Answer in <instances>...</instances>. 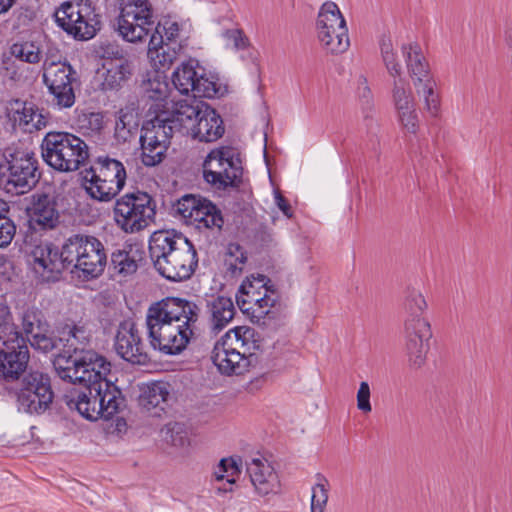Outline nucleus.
Masks as SVG:
<instances>
[{"instance_id": "nucleus-33", "label": "nucleus", "mask_w": 512, "mask_h": 512, "mask_svg": "<svg viewBox=\"0 0 512 512\" xmlns=\"http://www.w3.org/2000/svg\"><path fill=\"white\" fill-rule=\"evenodd\" d=\"M402 51L406 56L407 68L414 87H419L423 79H433L429 65L417 45H403Z\"/></svg>"}, {"instance_id": "nucleus-56", "label": "nucleus", "mask_w": 512, "mask_h": 512, "mask_svg": "<svg viewBox=\"0 0 512 512\" xmlns=\"http://www.w3.org/2000/svg\"><path fill=\"white\" fill-rule=\"evenodd\" d=\"M359 93L360 96L364 99H366V102L368 103L371 97V91L370 88L367 85V80L365 78L360 79V86H359Z\"/></svg>"}, {"instance_id": "nucleus-19", "label": "nucleus", "mask_w": 512, "mask_h": 512, "mask_svg": "<svg viewBox=\"0 0 512 512\" xmlns=\"http://www.w3.org/2000/svg\"><path fill=\"white\" fill-rule=\"evenodd\" d=\"M229 339L230 334H225L215 343L212 350L211 359L218 370L225 375H242L255 368L259 362L258 356L244 357L237 347H233L234 343Z\"/></svg>"}, {"instance_id": "nucleus-55", "label": "nucleus", "mask_w": 512, "mask_h": 512, "mask_svg": "<svg viewBox=\"0 0 512 512\" xmlns=\"http://www.w3.org/2000/svg\"><path fill=\"white\" fill-rule=\"evenodd\" d=\"M275 202L277 207L283 212L285 216L291 218L293 215L292 208L288 200L279 192H275Z\"/></svg>"}, {"instance_id": "nucleus-39", "label": "nucleus", "mask_w": 512, "mask_h": 512, "mask_svg": "<svg viewBox=\"0 0 512 512\" xmlns=\"http://www.w3.org/2000/svg\"><path fill=\"white\" fill-rule=\"evenodd\" d=\"M417 93L422 96L424 108L431 116H437L440 109V98L436 92V82L434 79H423L419 87H415Z\"/></svg>"}, {"instance_id": "nucleus-51", "label": "nucleus", "mask_w": 512, "mask_h": 512, "mask_svg": "<svg viewBox=\"0 0 512 512\" xmlns=\"http://www.w3.org/2000/svg\"><path fill=\"white\" fill-rule=\"evenodd\" d=\"M16 233V225L11 218L0 220V247L8 246Z\"/></svg>"}, {"instance_id": "nucleus-11", "label": "nucleus", "mask_w": 512, "mask_h": 512, "mask_svg": "<svg viewBox=\"0 0 512 512\" xmlns=\"http://www.w3.org/2000/svg\"><path fill=\"white\" fill-rule=\"evenodd\" d=\"M242 175L239 153L230 146L213 149L203 163V177L216 190L238 188Z\"/></svg>"}, {"instance_id": "nucleus-4", "label": "nucleus", "mask_w": 512, "mask_h": 512, "mask_svg": "<svg viewBox=\"0 0 512 512\" xmlns=\"http://www.w3.org/2000/svg\"><path fill=\"white\" fill-rule=\"evenodd\" d=\"M171 122L178 132L191 135L201 142H214L225 132L221 116L202 101L177 102L171 112Z\"/></svg>"}, {"instance_id": "nucleus-16", "label": "nucleus", "mask_w": 512, "mask_h": 512, "mask_svg": "<svg viewBox=\"0 0 512 512\" xmlns=\"http://www.w3.org/2000/svg\"><path fill=\"white\" fill-rule=\"evenodd\" d=\"M43 81L53 101L60 108H70L75 103V86L78 84L77 72L66 62H49L43 64Z\"/></svg>"}, {"instance_id": "nucleus-50", "label": "nucleus", "mask_w": 512, "mask_h": 512, "mask_svg": "<svg viewBox=\"0 0 512 512\" xmlns=\"http://www.w3.org/2000/svg\"><path fill=\"white\" fill-rule=\"evenodd\" d=\"M159 30L161 31L164 43H181L179 41V35H180V27L177 22L167 20L161 25L160 23Z\"/></svg>"}, {"instance_id": "nucleus-23", "label": "nucleus", "mask_w": 512, "mask_h": 512, "mask_svg": "<svg viewBox=\"0 0 512 512\" xmlns=\"http://www.w3.org/2000/svg\"><path fill=\"white\" fill-rule=\"evenodd\" d=\"M31 256L33 270L43 281H56L63 270L69 269L64 255V244L61 251L50 243L37 245Z\"/></svg>"}, {"instance_id": "nucleus-41", "label": "nucleus", "mask_w": 512, "mask_h": 512, "mask_svg": "<svg viewBox=\"0 0 512 512\" xmlns=\"http://www.w3.org/2000/svg\"><path fill=\"white\" fill-rule=\"evenodd\" d=\"M318 482L312 489L311 512H324L328 501L329 483L325 477L317 474Z\"/></svg>"}, {"instance_id": "nucleus-26", "label": "nucleus", "mask_w": 512, "mask_h": 512, "mask_svg": "<svg viewBox=\"0 0 512 512\" xmlns=\"http://www.w3.org/2000/svg\"><path fill=\"white\" fill-rule=\"evenodd\" d=\"M405 350L408 364L412 369L421 368L430 349L432 331L429 322H418L415 325H404Z\"/></svg>"}, {"instance_id": "nucleus-5", "label": "nucleus", "mask_w": 512, "mask_h": 512, "mask_svg": "<svg viewBox=\"0 0 512 512\" xmlns=\"http://www.w3.org/2000/svg\"><path fill=\"white\" fill-rule=\"evenodd\" d=\"M29 348L25 336L13 321L9 306L0 303V377L18 379L26 370Z\"/></svg>"}, {"instance_id": "nucleus-38", "label": "nucleus", "mask_w": 512, "mask_h": 512, "mask_svg": "<svg viewBox=\"0 0 512 512\" xmlns=\"http://www.w3.org/2000/svg\"><path fill=\"white\" fill-rule=\"evenodd\" d=\"M138 128L137 116L132 109H120L115 124V137L126 142Z\"/></svg>"}, {"instance_id": "nucleus-13", "label": "nucleus", "mask_w": 512, "mask_h": 512, "mask_svg": "<svg viewBox=\"0 0 512 512\" xmlns=\"http://www.w3.org/2000/svg\"><path fill=\"white\" fill-rule=\"evenodd\" d=\"M15 395L19 411L29 415H42L53 403L51 379L48 374L31 371L22 377Z\"/></svg>"}, {"instance_id": "nucleus-2", "label": "nucleus", "mask_w": 512, "mask_h": 512, "mask_svg": "<svg viewBox=\"0 0 512 512\" xmlns=\"http://www.w3.org/2000/svg\"><path fill=\"white\" fill-rule=\"evenodd\" d=\"M200 308L187 299L166 297L147 310L146 326L150 346L166 355L183 352L194 337Z\"/></svg>"}, {"instance_id": "nucleus-58", "label": "nucleus", "mask_w": 512, "mask_h": 512, "mask_svg": "<svg viewBox=\"0 0 512 512\" xmlns=\"http://www.w3.org/2000/svg\"><path fill=\"white\" fill-rule=\"evenodd\" d=\"M17 0H0V14L7 13Z\"/></svg>"}, {"instance_id": "nucleus-35", "label": "nucleus", "mask_w": 512, "mask_h": 512, "mask_svg": "<svg viewBox=\"0 0 512 512\" xmlns=\"http://www.w3.org/2000/svg\"><path fill=\"white\" fill-rule=\"evenodd\" d=\"M200 71H203V68L199 66L198 61L190 59L183 62L172 75V82L175 88L181 94L193 93Z\"/></svg>"}, {"instance_id": "nucleus-25", "label": "nucleus", "mask_w": 512, "mask_h": 512, "mask_svg": "<svg viewBox=\"0 0 512 512\" xmlns=\"http://www.w3.org/2000/svg\"><path fill=\"white\" fill-rule=\"evenodd\" d=\"M91 339L92 330L89 322L80 320L78 322L71 321L65 323L60 329L59 342H66L64 344V352L67 356L59 354L54 362L60 358L77 360L81 359L88 352L96 353L93 350L86 349L90 345Z\"/></svg>"}, {"instance_id": "nucleus-6", "label": "nucleus", "mask_w": 512, "mask_h": 512, "mask_svg": "<svg viewBox=\"0 0 512 512\" xmlns=\"http://www.w3.org/2000/svg\"><path fill=\"white\" fill-rule=\"evenodd\" d=\"M44 162L59 172H72L84 165L89 149L80 137L62 131L48 132L41 143Z\"/></svg>"}, {"instance_id": "nucleus-49", "label": "nucleus", "mask_w": 512, "mask_h": 512, "mask_svg": "<svg viewBox=\"0 0 512 512\" xmlns=\"http://www.w3.org/2000/svg\"><path fill=\"white\" fill-rule=\"evenodd\" d=\"M166 441L177 448L185 447L189 444V437L183 425L175 423L166 431Z\"/></svg>"}, {"instance_id": "nucleus-36", "label": "nucleus", "mask_w": 512, "mask_h": 512, "mask_svg": "<svg viewBox=\"0 0 512 512\" xmlns=\"http://www.w3.org/2000/svg\"><path fill=\"white\" fill-rule=\"evenodd\" d=\"M103 68L105 69L102 82L104 90L120 88L132 74L130 64L124 59L104 63Z\"/></svg>"}, {"instance_id": "nucleus-10", "label": "nucleus", "mask_w": 512, "mask_h": 512, "mask_svg": "<svg viewBox=\"0 0 512 512\" xmlns=\"http://www.w3.org/2000/svg\"><path fill=\"white\" fill-rule=\"evenodd\" d=\"M153 198L146 192H128L116 199L113 216L116 225L125 233H137L147 228L155 218Z\"/></svg>"}, {"instance_id": "nucleus-31", "label": "nucleus", "mask_w": 512, "mask_h": 512, "mask_svg": "<svg viewBox=\"0 0 512 512\" xmlns=\"http://www.w3.org/2000/svg\"><path fill=\"white\" fill-rule=\"evenodd\" d=\"M145 251L137 245H125L111 254L113 271L121 276L134 274L144 261Z\"/></svg>"}, {"instance_id": "nucleus-52", "label": "nucleus", "mask_w": 512, "mask_h": 512, "mask_svg": "<svg viewBox=\"0 0 512 512\" xmlns=\"http://www.w3.org/2000/svg\"><path fill=\"white\" fill-rule=\"evenodd\" d=\"M357 407L364 413L372 410L370 403V387L367 382H361L357 392Z\"/></svg>"}, {"instance_id": "nucleus-53", "label": "nucleus", "mask_w": 512, "mask_h": 512, "mask_svg": "<svg viewBox=\"0 0 512 512\" xmlns=\"http://www.w3.org/2000/svg\"><path fill=\"white\" fill-rule=\"evenodd\" d=\"M224 36L237 50L245 49L248 46V39L239 29L227 30Z\"/></svg>"}, {"instance_id": "nucleus-45", "label": "nucleus", "mask_w": 512, "mask_h": 512, "mask_svg": "<svg viewBox=\"0 0 512 512\" xmlns=\"http://www.w3.org/2000/svg\"><path fill=\"white\" fill-rule=\"evenodd\" d=\"M228 256L229 258L226 260L228 270L232 275L241 274L243 270L242 265L247 261L246 252L239 244H230L228 246Z\"/></svg>"}, {"instance_id": "nucleus-7", "label": "nucleus", "mask_w": 512, "mask_h": 512, "mask_svg": "<svg viewBox=\"0 0 512 512\" xmlns=\"http://www.w3.org/2000/svg\"><path fill=\"white\" fill-rule=\"evenodd\" d=\"M64 255L69 268H74L78 276L95 279L105 270L107 253L103 243L96 237L86 234H73L64 241Z\"/></svg>"}, {"instance_id": "nucleus-28", "label": "nucleus", "mask_w": 512, "mask_h": 512, "mask_svg": "<svg viewBox=\"0 0 512 512\" xmlns=\"http://www.w3.org/2000/svg\"><path fill=\"white\" fill-rule=\"evenodd\" d=\"M190 240L176 230H158L149 239V254L154 263L174 255L179 245H185Z\"/></svg>"}, {"instance_id": "nucleus-18", "label": "nucleus", "mask_w": 512, "mask_h": 512, "mask_svg": "<svg viewBox=\"0 0 512 512\" xmlns=\"http://www.w3.org/2000/svg\"><path fill=\"white\" fill-rule=\"evenodd\" d=\"M238 293L236 295L238 307L243 313L250 315L252 321L256 323L281 307L276 289L265 288V292L256 291L253 285L246 282L240 285Z\"/></svg>"}, {"instance_id": "nucleus-22", "label": "nucleus", "mask_w": 512, "mask_h": 512, "mask_svg": "<svg viewBox=\"0 0 512 512\" xmlns=\"http://www.w3.org/2000/svg\"><path fill=\"white\" fill-rule=\"evenodd\" d=\"M115 350L121 358L132 364L145 365L150 361L142 342L141 332L132 320H125L119 324Z\"/></svg>"}, {"instance_id": "nucleus-14", "label": "nucleus", "mask_w": 512, "mask_h": 512, "mask_svg": "<svg viewBox=\"0 0 512 512\" xmlns=\"http://www.w3.org/2000/svg\"><path fill=\"white\" fill-rule=\"evenodd\" d=\"M8 164L7 192L22 195L29 192L38 183L41 173L34 152L18 147H9L5 151Z\"/></svg>"}, {"instance_id": "nucleus-32", "label": "nucleus", "mask_w": 512, "mask_h": 512, "mask_svg": "<svg viewBox=\"0 0 512 512\" xmlns=\"http://www.w3.org/2000/svg\"><path fill=\"white\" fill-rule=\"evenodd\" d=\"M226 334H230L229 341H233V347H237L241 355L246 358L249 355H257L256 352L262 347V340L254 328L238 326L229 330Z\"/></svg>"}, {"instance_id": "nucleus-48", "label": "nucleus", "mask_w": 512, "mask_h": 512, "mask_svg": "<svg viewBox=\"0 0 512 512\" xmlns=\"http://www.w3.org/2000/svg\"><path fill=\"white\" fill-rule=\"evenodd\" d=\"M217 92V84L205 77L203 71H201L198 79H196L195 89H193L194 97L212 98L217 94Z\"/></svg>"}, {"instance_id": "nucleus-43", "label": "nucleus", "mask_w": 512, "mask_h": 512, "mask_svg": "<svg viewBox=\"0 0 512 512\" xmlns=\"http://www.w3.org/2000/svg\"><path fill=\"white\" fill-rule=\"evenodd\" d=\"M240 458H224L220 461L217 470L215 471V477L217 480L227 479L229 484L235 483V476L240 474Z\"/></svg>"}, {"instance_id": "nucleus-46", "label": "nucleus", "mask_w": 512, "mask_h": 512, "mask_svg": "<svg viewBox=\"0 0 512 512\" xmlns=\"http://www.w3.org/2000/svg\"><path fill=\"white\" fill-rule=\"evenodd\" d=\"M25 338L26 341L30 343L31 347L44 353H48L57 348L59 342V339L57 340L53 336L46 334V331H37Z\"/></svg>"}, {"instance_id": "nucleus-60", "label": "nucleus", "mask_w": 512, "mask_h": 512, "mask_svg": "<svg viewBox=\"0 0 512 512\" xmlns=\"http://www.w3.org/2000/svg\"><path fill=\"white\" fill-rule=\"evenodd\" d=\"M161 83H157V87L154 89L156 95L154 96L156 99L161 98L164 96V91L160 88Z\"/></svg>"}, {"instance_id": "nucleus-15", "label": "nucleus", "mask_w": 512, "mask_h": 512, "mask_svg": "<svg viewBox=\"0 0 512 512\" xmlns=\"http://www.w3.org/2000/svg\"><path fill=\"white\" fill-rule=\"evenodd\" d=\"M318 39L332 54L345 52L349 45L348 28L339 7L332 1L325 2L318 13Z\"/></svg>"}, {"instance_id": "nucleus-44", "label": "nucleus", "mask_w": 512, "mask_h": 512, "mask_svg": "<svg viewBox=\"0 0 512 512\" xmlns=\"http://www.w3.org/2000/svg\"><path fill=\"white\" fill-rule=\"evenodd\" d=\"M77 125L84 133H97L103 128V115L99 112H82L77 117Z\"/></svg>"}, {"instance_id": "nucleus-30", "label": "nucleus", "mask_w": 512, "mask_h": 512, "mask_svg": "<svg viewBox=\"0 0 512 512\" xmlns=\"http://www.w3.org/2000/svg\"><path fill=\"white\" fill-rule=\"evenodd\" d=\"M206 313L209 327L214 332H220L232 321L236 309L231 298L217 296L207 300Z\"/></svg>"}, {"instance_id": "nucleus-9", "label": "nucleus", "mask_w": 512, "mask_h": 512, "mask_svg": "<svg viewBox=\"0 0 512 512\" xmlns=\"http://www.w3.org/2000/svg\"><path fill=\"white\" fill-rule=\"evenodd\" d=\"M55 20L58 26L78 40H89L101 29L99 7L92 0L62 3L55 11Z\"/></svg>"}, {"instance_id": "nucleus-42", "label": "nucleus", "mask_w": 512, "mask_h": 512, "mask_svg": "<svg viewBox=\"0 0 512 512\" xmlns=\"http://www.w3.org/2000/svg\"><path fill=\"white\" fill-rule=\"evenodd\" d=\"M381 55L383 62L388 70V73L394 78L401 77V65L397 62L396 53L394 51L392 42L390 39H383L380 44Z\"/></svg>"}, {"instance_id": "nucleus-1", "label": "nucleus", "mask_w": 512, "mask_h": 512, "mask_svg": "<svg viewBox=\"0 0 512 512\" xmlns=\"http://www.w3.org/2000/svg\"><path fill=\"white\" fill-rule=\"evenodd\" d=\"M57 375L64 381L81 384L84 389L75 396L65 395L69 408H76L86 419H110L123 403L121 391L107 378L111 363L98 353L88 352L81 359H58L54 363Z\"/></svg>"}, {"instance_id": "nucleus-57", "label": "nucleus", "mask_w": 512, "mask_h": 512, "mask_svg": "<svg viewBox=\"0 0 512 512\" xmlns=\"http://www.w3.org/2000/svg\"><path fill=\"white\" fill-rule=\"evenodd\" d=\"M10 206L9 204L0 198V220L9 219Z\"/></svg>"}, {"instance_id": "nucleus-27", "label": "nucleus", "mask_w": 512, "mask_h": 512, "mask_svg": "<svg viewBox=\"0 0 512 512\" xmlns=\"http://www.w3.org/2000/svg\"><path fill=\"white\" fill-rule=\"evenodd\" d=\"M247 473L255 491L260 496L276 493L280 487L277 473L265 459L253 458L247 463Z\"/></svg>"}, {"instance_id": "nucleus-12", "label": "nucleus", "mask_w": 512, "mask_h": 512, "mask_svg": "<svg viewBox=\"0 0 512 512\" xmlns=\"http://www.w3.org/2000/svg\"><path fill=\"white\" fill-rule=\"evenodd\" d=\"M176 130L171 122V113L162 112L146 122L141 130V160L145 166L153 167L165 158L170 139Z\"/></svg>"}, {"instance_id": "nucleus-29", "label": "nucleus", "mask_w": 512, "mask_h": 512, "mask_svg": "<svg viewBox=\"0 0 512 512\" xmlns=\"http://www.w3.org/2000/svg\"><path fill=\"white\" fill-rule=\"evenodd\" d=\"M170 388V384L163 381L146 385L139 396V405L153 416H160L171 397Z\"/></svg>"}, {"instance_id": "nucleus-17", "label": "nucleus", "mask_w": 512, "mask_h": 512, "mask_svg": "<svg viewBox=\"0 0 512 512\" xmlns=\"http://www.w3.org/2000/svg\"><path fill=\"white\" fill-rule=\"evenodd\" d=\"M174 211L186 224L193 225L197 229H221L224 223L216 205L192 194L182 196L174 205Z\"/></svg>"}, {"instance_id": "nucleus-24", "label": "nucleus", "mask_w": 512, "mask_h": 512, "mask_svg": "<svg viewBox=\"0 0 512 512\" xmlns=\"http://www.w3.org/2000/svg\"><path fill=\"white\" fill-rule=\"evenodd\" d=\"M29 223L35 230H52L60 223V211L57 197L45 192H36L31 195L30 205L27 207Z\"/></svg>"}, {"instance_id": "nucleus-3", "label": "nucleus", "mask_w": 512, "mask_h": 512, "mask_svg": "<svg viewBox=\"0 0 512 512\" xmlns=\"http://www.w3.org/2000/svg\"><path fill=\"white\" fill-rule=\"evenodd\" d=\"M154 28L153 11L148 0H127L121 4L117 17V31L122 38L131 43L143 42L150 32L148 56L157 70L168 69L183 49L181 43H164L159 30Z\"/></svg>"}, {"instance_id": "nucleus-20", "label": "nucleus", "mask_w": 512, "mask_h": 512, "mask_svg": "<svg viewBox=\"0 0 512 512\" xmlns=\"http://www.w3.org/2000/svg\"><path fill=\"white\" fill-rule=\"evenodd\" d=\"M156 271L171 282L189 279L198 266L197 251L191 241L179 245L174 255L154 263Z\"/></svg>"}, {"instance_id": "nucleus-34", "label": "nucleus", "mask_w": 512, "mask_h": 512, "mask_svg": "<svg viewBox=\"0 0 512 512\" xmlns=\"http://www.w3.org/2000/svg\"><path fill=\"white\" fill-rule=\"evenodd\" d=\"M403 309L405 312L404 325H415L418 322H428L424 317V313L427 309V302L420 290L413 287L407 288L403 302Z\"/></svg>"}, {"instance_id": "nucleus-8", "label": "nucleus", "mask_w": 512, "mask_h": 512, "mask_svg": "<svg viewBox=\"0 0 512 512\" xmlns=\"http://www.w3.org/2000/svg\"><path fill=\"white\" fill-rule=\"evenodd\" d=\"M82 174L86 192L100 202L113 200L125 186L127 178L123 163L108 156H99Z\"/></svg>"}, {"instance_id": "nucleus-54", "label": "nucleus", "mask_w": 512, "mask_h": 512, "mask_svg": "<svg viewBox=\"0 0 512 512\" xmlns=\"http://www.w3.org/2000/svg\"><path fill=\"white\" fill-rule=\"evenodd\" d=\"M246 282H249L251 285H253L254 290L256 291H262L265 292V288H271L274 289V285L272 284L271 280L262 274L251 275L250 277H247L246 280L242 282V284H245Z\"/></svg>"}, {"instance_id": "nucleus-21", "label": "nucleus", "mask_w": 512, "mask_h": 512, "mask_svg": "<svg viewBox=\"0 0 512 512\" xmlns=\"http://www.w3.org/2000/svg\"><path fill=\"white\" fill-rule=\"evenodd\" d=\"M391 100L401 127L405 131L415 134L419 128L416 100L410 84L404 78L393 80Z\"/></svg>"}, {"instance_id": "nucleus-47", "label": "nucleus", "mask_w": 512, "mask_h": 512, "mask_svg": "<svg viewBox=\"0 0 512 512\" xmlns=\"http://www.w3.org/2000/svg\"><path fill=\"white\" fill-rule=\"evenodd\" d=\"M21 120L27 125L31 124L38 130L45 127L48 123V118L43 114V110L27 103L23 107Z\"/></svg>"}, {"instance_id": "nucleus-59", "label": "nucleus", "mask_w": 512, "mask_h": 512, "mask_svg": "<svg viewBox=\"0 0 512 512\" xmlns=\"http://www.w3.org/2000/svg\"><path fill=\"white\" fill-rule=\"evenodd\" d=\"M504 41L509 49H512V26L507 27L504 32Z\"/></svg>"}, {"instance_id": "nucleus-37", "label": "nucleus", "mask_w": 512, "mask_h": 512, "mask_svg": "<svg viewBox=\"0 0 512 512\" xmlns=\"http://www.w3.org/2000/svg\"><path fill=\"white\" fill-rule=\"evenodd\" d=\"M19 320L22 326V334L29 337L37 331H47L49 327L43 312L36 306H27L20 314Z\"/></svg>"}, {"instance_id": "nucleus-61", "label": "nucleus", "mask_w": 512, "mask_h": 512, "mask_svg": "<svg viewBox=\"0 0 512 512\" xmlns=\"http://www.w3.org/2000/svg\"><path fill=\"white\" fill-rule=\"evenodd\" d=\"M329 38L328 39H331V45L333 43L337 44V41L339 40V38L337 37V34L336 33H333L332 32V29H329Z\"/></svg>"}, {"instance_id": "nucleus-40", "label": "nucleus", "mask_w": 512, "mask_h": 512, "mask_svg": "<svg viewBox=\"0 0 512 512\" xmlns=\"http://www.w3.org/2000/svg\"><path fill=\"white\" fill-rule=\"evenodd\" d=\"M11 54L17 60L29 64H37L42 59V52L40 47L30 41L17 42L11 46Z\"/></svg>"}]
</instances>
